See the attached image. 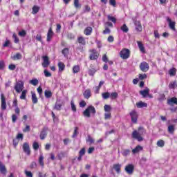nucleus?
Wrapping results in <instances>:
<instances>
[{
  "mask_svg": "<svg viewBox=\"0 0 177 177\" xmlns=\"http://www.w3.org/2000/svg\"><path fill=\"white\" fill-rule=\"evenodd\" d=\"M62 55L64 56V57H67L68 56V53H70V48H65L62 50Z\"/></svg>",
  "mask_w": 177,
  "mask_h": 177,
  "instance_id": "obj_33",
  "label": "nucleus"
},
{
  "mask_svg": "<svg viewBox=\"0 0 177 177\" xmlns=\"http://www.w3.org/2000/svg\"><path fill=\"white\" fill-rule=\"evenodd\" d=\"M43 62H42V66L44 68H46L49 66V64H50V62L49 61V57L48 56H43Z\"/></svg>",
  "mask_w": 177,
  "mask_h": 177,
  "instance_id": "obj_13",
  "label": "nucleus"
},
{
  "mask_svg": "<svg viewBox=\"0 0 177 177\" xmlns=\"http://www.w3.org/2000/svg\"><path fill=\"white\" fill-rule=\"evenodd\" d=\"M107 19L109 21H112V23H117V19L110 15H107Z\"/></svg>",
  "mask_w": 177,
  "mask_h": 177,
  "instance_id": "obj_39",
  "label": "nucleus"
},
{
  "mask_svg": "<svg viewBox=\"0 0 177 177\" xmlns=\"http://www.w3.org/2000/svg\"><path fill=\"white\" fill-rule=\"evenodd\" d=\"M136 106L138 109H143V107H147V104L140 101L136 103Z\"/></svg>",
  "mask_w": 177,
  "mask_h": 177,
  "instance_id": "obj_30",
  "label": "nucleus"
},
{
  "mask_svg": "<svg viewBox=\"0 0 177 177\" xmlns=\"http://www.w3.org/2000/svg\"><path fill=\"white\" fill-rule=\"evenodd\" d=\"M120 56L123 60H127V59H129L131 57V50L128 48H122L120 52Z\"/></svg>",
  "mask_w": 177,
  "mask_h": 177,
  "instance_id": "obj_4",
  "label": "nucleus"
},
{
  "mask_svg": "<svg viewBox=\"0 0 177 177\" xmlns=\"http://www.w3.org/2000/svg\"><path fill=\"white\" fill-rule=\"evenodd\" d=\"M77 42L80 44V45H82L83 46H85L86 45V40H85V37L80 36L77 37Z\"/></svg>",
  "mask_w": 177,
  "mask_h": 177,
  "instance_id": "obj_19",
  "label": "nucleus"
},
{
  "mask_svg": "<svg viewBox=\"0 0 177 177\" xmlns=\"http://www.w3.org/2000/svg\"><path fill=\"white\" fill-rule=\"evenodd\" d=\"M79 106L80 107H85V106H86V102H85V100H82L80 103H79Z\"/></svg>",
  "mask_w": 177,
  "mask_h": 177,
  "instance_id": "obj_61",
  "label": "nucleus"
},
{
  "mask_svg": "<svg viewBox=\"0 0 177 177\" xmlns=\"http://www.w3.org/2000/svg\"><path fill=\"white\" fill-rule=\"evenodd\" d=\"M73 71L74 74H77V73H80V66L75 65L73 67Z\"/></svg>",
  "mask_w": 177,
  "mask_h": 177,
  "instance_id": "obj_48",
  "label": "nucleus"
},
{
  "mask_svg": "<svg viewBox=\"0 0 177 177\" xmlns=\"http://www.w3.org/2000/svg\"><path fill=\"white\" fill-rule=\"evenodd\" d=\"M78 135V127H75V130H74V132H73V134L72 136V138H75L77 137V136Z\"/></svg>",
  "mask_w": 177,
  "mask_h": 177,
  "instance_id": "obj_59",
  "label": "nucleus"
},
{
  "mask_svg": "<svg viewBox=\"0 0 177 177\" xmlns=\"http://www.w3.org/2000/svg\"><path fill=\"white\" fill-rule=\"evenodd\" d=\"M20 59H21V54L20 53H17L12 57V59L14 60H20Z\"/></svg>",
  "mask_w": 177,
  "mask_h": 177,
  "instance_id": "obj_43",
  "label": "nucleus"
},
{
  "mask_svg": "<svg viewBox=\"0 0 177 177\" xmlns=\"http://www.w3.org/2000/svg\"><path fill=\"white\" fill-rule=\"evenodd\" d=\"M83 95L84 99H89V97L92 96V94L91 93V89L85 90V91L83 93Z\"/></svg>",
  "mask_w": 177,
  "mask_h": 177,
  "instance_id": "obj_24",
  "label": "nucleus"
},
{
  "mask_svg": "<svg viewBox=\"0 0 177 177\" xmlns=\"http://www.w3.org/2000/svg\"><path fill=\"white\" fill-rule=\"evenodd\" d=\"M104 109L106 113H110L111 111V106L110 105L105 104L104 106Z\"/></svg>",
  "mask_w": 177,
  "mask_h": 177,
  "instance_id": "obj_45",
  "label": "nucleus"
},
{
  "mask_svg": "<svg viewBox=\"0 0 177 177\" xmlns=\"http://www.w3.org/2000/svg\"><path fill=\"white\" fill-rule=\"evenodd\" d=\"M137 44L140 52H142V53H146V49L145 48V46H143V43H142V41H137Z\"/></svg>",
  "mask_w": 177,
  "mask_h": 177,
  "instance_id": "obj_25",
  "label": "nucleus"
},
{
  "mask_svg": "<svg viewBox=\"0 0 177 177\" xmlns=\"http://www.w3.org/2000/svg\"><path fill=\"white\" fill-rule=\"evenodd\" d=\"M169 75L170 77H175L176 75V68H171L169 70Z\"/></svg>",
  "mask_w": 177,
  "mask_h": 177,
  "instance_id": "obj_31",
  "label": "nucleus"
},
{
  "mask_svg": "<svg viewBox=\"0 0 177 177\" xmlns=\"http://www.w3.org/2000/svg\"><path fill=\"white\" fill-rule=\"evenodd\" d=\"M24 174L27 177H32V173L30 171L25 170Z\"/></svg>",
  "mask_w": 177,
  "mask_h": 177,
  "instance_id": "obj_58",
  "label": "nucleus"
},
{
  "mask_svg": "<svg viewBox=\"0 0 177 177\" xmlns=\"http://www.w3.org/2000/svg\"><path fill=\"white\" fill-rule=\"evenodd\" d=\"M134 24L136 26V31L142 32V30H143V28L142 27V24L140 23V21H135Z\"/></svg>",
  "mask_w": 177,
  "mask_h": 177,
  "instance_id": "obj_17",
  "label": "nucleus"
},
{
  "mask_svg": "<svg viewBox=\"0 0 177 177\" xmlns=\"http://www.w3.org/2000/svg\"><path fill=\"white\" fill-rule=\"evenodd\" d=\"M53 93H52L51 91L49 90H45L44 91V96L46 99H50Z\"/></svg>",
  "mask_w": 177,
  "mask_h": 177,
  "instance_id": "obj_28",
  "label": "nucleus"
},
{
  "mask_svg": "<svg viewBox=\"0 0 177 177\" xmlns=\"http://www.w3.org/2000/svg\"><path fill=\"white\" fill-rule=\"evenodd\" d=\"M177 87V82L175 80L174 82H170L169 84V89H174Z\"/></svg>",
  "mask_w": 177,
  "mask_h": 177,
  "instance_id": "obj_37",
  "label": "nucleus"
},
{
  "mask_svg": "<svg viewBox=\"0 0 177 177\" xmlns=\"http://www.w3.org/2000/svg\"><path fill=\"white\" fill-rule=\"evenodd\" d=\"M40 8L38 6H34L32 8V15H37L39 12Z\"/></svg>",
  "mask_w": 177,
  "mask_h": 177,
  "instance_id": "obj_35",
  "label": "nucleus"
},
{
  "mask_svg": "<svg viewBox=\"0 0 177 177\" xmlns=\"http://www.w3.org/2000/svg\"><path fill=\"white\" fill-rule=\"evenodd\" d=\"M125 171L129 175H132V174H133V171H135V166L132 164L127 165L125 167Z\"/></svg>",
  "mask_w": 177,
  "mask_h": 177,
  "instance_id": "obj_12",
  "label": "nucleus"
},
{
  "mask_svg": "<svg viewBox=\"0 0 177 177\" xmlns=\"http://www.w3.org/2000/svg\"><path fill=\"white\" fill-rule=\"evenodd\" d=\"M143 133H146V130L145 128L140 127L138 128V131L136 130L133 131L131 133V137L133 139H136L138 142H142L143 137H142V135H143Z\"/></svg>",
  "mask_w": 177,
  "mask_h": 177,
  "instance_id": "obj_1",
  "label": "nucleus"
},
{
  "mask_svg": "<svg viewBox=\"0 0 177 177\" xmlns=\"http://www.w3.org/2000/svg\"><path fill=\"white\" fill-rule=\"evenodd\" d=\"M12 38L15 44H19V42H20V39H19V37H17V35H16V33H13Z\"/></svg>",
  "mask_w": 177,
  "mask_h": 177,
  "instance_id": "obj_44",
  "label": "nucleus"
},
{
  "mask_svg": "<svg viewBox=\"0 0 177 177\" xmlns=\"http://www.w3.org/2000/svg\"><path fill=\"white\" fill-rule=\"evenodd\" d=\"M71 109L73 113H77V106L74 104V100L71 101Z\"/></svg>",
  "mask_w": 177,
  "mask_h": 177,
  "instance_id": "obj_34",
  "label": "nucleus"
},
{
  "mask_svg": "<svg viewBox=\"0 0 177 177\" xmlns=\"http://www.w3.org/2000/svg\"><path fill=\"white\" fill-rule=\"evenodd\" d=\"M167 104L168 106H174V104H176V106H173L170 108V111L171 113H176L177 111V98L176 97H173L171 98L167 99Z\"/></svg>",
  "mask_w": 177,
  "mask_h": 177,
  "instance_id": "obj_2",
  "label": "nucleus"
},
{
  "mask_svg": "<svg viewBox=\"0 0 177 177\" xmlns=\"http://www.w3.org/2000/svg\"><path fill=\"white\" fill-rule=\"evenodd\" d=\"M95 73H96V70L95 68H91L88 70V75L91 77L95 75Z\"/></svg>",
  "mask_w": 177,
  "mask_h": 177,
  "instance_id": "obj_53",
  "label": "nucleus"
},
{
  "mask_svg": "<svg viewBox=\"0 0 177 177\" xmlns=\"http://www.w3.org/2000/svg\"><path fill=\"white\" fill-rule=\"evenodd\" d=\"M53 37V30L50 28L47 34V41L50 42Z\"/></svg>",
  "mask_w": 177,
  "mask_h": 177,
  "instance_id": "obj_21",
  "label": "nucleus"
},
{
  "mask_svg": "<svg viewBox=\"0 0 177 177\" xmlns=\"http://www.w3.org/2000/svg\"><path fill=\"white\" fill-rule=\"evenodd\" d=\"M92 31H93V29L91 26L86 27L84 30V34L88 36L92 34Z\"/></svg>",
  "mask_w": 177,
  "mask_h": 177,
  "instance_id": "obj_23",
  "label": "nucleus"
},
{
  "mask_svg": "<svg viewBox=\"0 0 177 177\" xmlns=\"http://www.w3.org/2000/svg\"><path fill=\"white\" fill-rule=\"evenodd\" d=\"M120 30L123 32H128V31H129V28H128V26H127V24H124L121 27H120Z\"/></svg>",
  "mask_w": 177,
  "mask_h": 177,
  "instance_id": "obj_38",
  "label": "nucleus"
},
{
  "mask_svg": "<svg viewBox=\"0 0 177 177\" xmlns=\"http://www.w3.org/2000/svg\"><path fill=\"white\" fill-rule=\"evenodd\" d=\"M107 41L109 43H112L114 42V37H113V35H110L108 38H107Z\"/></svg>",
  "mask_w": 177,
  "mask_h": 177,
  "instance_id": "obj_64",
  "label": "nucleus"
},
{
  "mask_svg": "<svg viewBox=\"0 0 177 177\" xmlns=\"http://www.w3.org/2000/svg\"><path fill=\"white\" fill-rule=\"evenodd\" d=\"M75 38V36H74V35H73V33H69L67 35V39H74Z\"/></svg>",
  "mask_w": 177,
  "mask_h": 177,
  "instance_id": "obj_62",
  "label": "nucleus"
},
{
  "mask_svg": "<svg viewBox=\"0 0 177 177\" xmlns=\"http://www.w3.org/2000/svg\"><path fill=\"white\" fill-rule=\"evenodd\" d=\"M32 147L34 150H38V149H39V144H38L37 142H35L32 144Z\"/></svg>",
  "mask_w": 177,
  "mask_h": 177,
  "instance_id": "obj_56",
  "label": "nucleus"
},
{
  "mask_svg": "<svg viewBox=\"0 0 177 177\" xmlns=\"http://www.w3.org/2000/svg\"><path fill=\"white\" fill-rule=\"evenodd\" d=\"M139 93L144 98L149 97V99H153V94H150V89H149V88H147L142 91H140Z\"/></svg>",
  "mask_w": 177,
  "mask_h": 177,
  "instance_id": "obj_6",
  "label": "nucleus"
},
{
  "mask_svg": "<svg viewBox=\"0 0 177 177\" xmlns=\"http://www.w3.org/2000/svg\"><path fill=\"white\" fill-rule=\"evenodd\" d=\"M0 172L2 175H6L8 174V169L5 165L2 164V162H0Z\"/></svg>",
  "mask_w": 177,
  "mask_h": 177,
  "instance_id": "obj_18",
  "label": "nucleus"
},
{
  "mask_svg": "<svg viewBox=\"0 0 177 177\" xmlns=\"http://www.w3.org/2000/svg\"><path fill=\"white\" fill-rule=\"evenodd\" d=\"M1 110H6V97H5V95L3 93L1 94Z\"/></svg>",
  "mask_w": 177,
  "mask_h": 177,
  "instance_id": "obj_14",
  "label": "nucleus"
},
{
  "mask_svg": "<svg viewBox=\"0 0 177 177\" xmlns=\"http://www.w3.org/2000/svg\"><path fill=\"white\" fill-rule=\"evenodd\" d=\"M57 158L59 160H63V158H64V152H60L58 155H57Z\"/></svg>",
  "mask_w": 177,
  "mask_h": 177,
  "instance_id": "obj_57",
  "label": "nucleus"
},
{
  "mask_svg": "<svg viewBox=\"0 0 177 177\" xmlns=\"http://www.w3.org/2000/svg\"><path fill=\"white\" fill-rule=\"evenodd\" d=\"M58 68H59V73H63V71H64L65 68H66V65L64 64V63L59 62H58Z\"/></svg>",
  "mask_w": 177,
  "mask_h": 177,
  "instance_id": "obj_22",
  "label": "nucleus"
},
{
  "mask_svg": "<svg viewBox=\"0 0 177 177\" xmlns=\"http://www.w3.org/2000/svg\"><path fill=\"white\" fill-rule=\"evenodd\" d=\"M18 35L19 37H22L23 38H24V37H26V35H27V32H26L25 30H22L18 32Z\"/></svg>",
  "mask_w": 177,
  "mask_h": 177,
  "instance_id": "obj_47",
  "label": "nucleus"
},
{
  "mask_svg": "<svg viewBox=\"0 0 177 177\" xmlns=\"http://www.w3.org/2000/svg\"><path fill=\"white\" fill-rule=\"evenodd\" d=\"M111 99H117L118 97V93L117 92H113L110 94Z\"/></svg>",
  "mask_w": 177,
  "mask_h": 177,
  "instance_id": "obj_50",
  "label": "nucleus"
},
{
  "mask_svg": "<svg viewBox=\"0 0 177 177\" xmlns=\"http://www.w3.org/2000/svg\"><path fill=\"white\" fill-rule=\"evenodd\" d=\"M90 55H89V59L90 60H97L99 59V53H97V50L96 49L93 48L90 49L88 50Z\"/></svg>",
  "mask_w": 177,
  "mask_h": 177,
  "instance_id": "obj_5",
  "label": "nucleus"
},
{
  "mask_svg": "<svg viewBox=\"0 0 177 177\" xmlns=\"http://www.w3.org/2000/svg\"><path fill=\"white\" fill-rule=\"evenodd\" d=\"M85 153H86V151H85V148H82L80 151H79V156H85Z\"/></svg>",
  "mask_w": 177,
  "mask_h": 177,
  "instance_id": "obj_63",
  "label": "nucleus"
},
{
  "mask_svg": "<svg viewBox=\"0 0 177 177\" xmlns=\"http://www.w3.org/2000/svg\"><path fill=\"white\" fill-rule=\"evenodd\" d=\"M158 102H160V103H162V102H164L165 100H167V97H165V94L164 93H160L158 95Z\"/></svg>",
  "mask_w": 177,
  "mask_h": 177,
  "instance_id": "obj_27",
  "label": "nucleus"
},
{
  "mask_svg": "<svg viewBox=\"0 0 177 177\" xmlns=\"http://www.w3.org/2000/svg\"><path fill=\"white\" fill-rule=\"evenodd\" d=\"M74 6L76 9H80V8H81L80 0H74Z\"/></svg>",
  "mask_w": 177,
  "mask_h": 177,
  "instance_id": "obj_46",
  "label": "nucleus"
},
{
  "mask_svg": "<svg viewBox=\"0 0 177 177\" xmlns=\"http://www.w3.org/2000/svg\"><path fill=\"white\" fill-rule=\"evenodd\" d=\"M165 145V142H164V140H159L157 142V146L158 147H164Z\"/></svg>",
  "mask_w": 177,
  "mask_h": 177,
  "instance_id": "obj_42",
  "label": "nucleus"
},
{
  "mask_svg": "<svg viewBox=\"0 0 177 177\" xmlns=\"http://www.w3.org/2000/svg\"><path fill=\"white\" fill-rule=\"evenodd\" d=\"M30 84L34 86H37L39 84V81H38V79H32L30 81Z\"/></svg>",
  "mask_w": 177,
  "mask_h": 177,
  "instance_id": "obj_40",
  "label": "nucleus"
},
{
  "mask_svg": "<svg viewBox=\"0 0 177 177\" xmlns=\"http://www.w3.org/2000/svg\"><path fill=\"white\" fill-rule=\"evenodd\" d=\"M113 169H115V171H116L117 174H120L121 172V165L114 164Z\"/></svg>",
  "mask_w": 177,
  "mask_h": 177,
  "instance_id": "obj_32",
  "label": "nucleus"
},
{
  "mask_svg": "<svg viewBox=\"0 0 177 177\" xmlns=\"http://www.w3.org/2000/svg\"><path fill=\"white\" fill-rule=\"evenodd\" d=\"M32 93V102L33 104H37L38 103V98L37 97V94L34 92H31Z\"/></svg>",
  "mask_w": 177,
  "mask_h": 177,
  "instance_id": "obj_29",
  "label": "nucleus"
},
{
  "mask_svg": "<svg viewBox=\"0 0 177 177\" xmlns=\"http://www.w3.org/2000/svg\"><path fill=\"white\" fill-rule=\"evenodd\" d=\"M91 114H96V109L95 106L91 105L88 106L84 111L83 115L86 118H91Z\"/></svg>",
  "mask_w": 177,
  "mask_h": 177,
  "instance_id": "obj_3",
  "label": "nucleus"
},
{
  "mask_svg": "<svg viewBox=\"0 0 177 177\" xmlns=\"http://www.w3.org/2000/svg\"><path fill=\"white\" fill-rule=\"evenodd\" d=\"M48 131H49V129L47 127H44L41 129L40 133V139L41 140H44L48 136Z\"/></svg>",
  "mask_w": 177,
  "mask_h": 177,
  "instance_id": "obj_11",
  "label": "nucleus"
},
{
  "mask_svg": "<svg viewBox=\"0 0 177 177\" xmlns=\"http://www.w3.org/2000/svg\"><path fill=\"white\" fill-rule=\"evenodd\" d=\"M130 153H131V150L129 149H124L122 151V156H124V157H127V156H129Z\"/></svg>",
  "mask_w": 177,
  "mask_h": 177,
  "instance_id": "obj_49",
  "label": "nucleus"
},
{
  "mask_svg": "<svg viewBox=\"0 0 177 177\" xmlns=\"http://www.w3.org/2000/svg\"><path fill=\"white\" fill-rule=\"evenodd\" d=\"M167 21L169 23V28H171V30H173V31H175V24H176V23L175 21H172V20L169 17L167 18Z\"/></svg>",
  "mask_w": 177,
  "mask_h": 177,
  "instance_id": "obj_16",
  "label": "nucleus"
},
{
  "mask_svg": "<svg viewBox=\"0 0 177 177\" xmlns=\"http://www.w3.org/2000/svg\"><path fill=\"white\" fill-rule=\"evenodd\" d=\"M86 142H88L89 145H92L93 143H95V140L92 137L88 136Z\"/></svg>",
  "mask_w": 177,
  "mask_h": 177,
  "instance_id": "obj_54",
  "label": "nucleus"
},
{
  "mask_svg": "<svg viewBox=\"0 0 177 177\" xmlns=\"http://www.w3.org/2000/svg\"><path fill=\"white\" fill-rule=\"evenodd\" d=\"M111 118V113L108 112L104 113V120H110Z\"/></svg>",
  "mask_w": 177,
  "mask_h": 177,
  "instance_id": "obj_55",
  "label": "nucleus"
},
{
  "mask_svg": "<svg viewBox=\"0 0 177 177\" xmlns=\"http://www.w3.org/2000/svg\"><path fill=\"white\" fill-rule=\"evenodd\" d=\"M23 150L24 153L27 154V156H30L31 154V149H30V145H28V143L27 142L24 143Z\"/></svg>",
  "mask_w": 177,
  "mask_h": 177,
  "instance_id": "obj_15",
  "label": "nucleus"
},
{
  "mask_svg": "<svg viewBox=\"0 0 177 177\" xmlns=\"http://www.w3.org/2000/svg\"><path fill=\"white\" fill-rule=\"evenodd\" d=\"M44 158H45L44 157L43 154H40V156H39L38 162L41 168H44V167H45V162H44Z\"/></svg>",
  "mask_w": 177,
  "mask_h": 177,
  "instance_id": "obj_20",
  "label": "nucleus"
},
{
  "mask_svg": "<svg viewBox=\"0 0 177 177\" xmlns=\"http://www.w3.org/2000/svg\"><path fill=\"white\" fill-rule=\"evenodd\" d=\"M24 88V82L23 81H18L16 85L15 86V89L17 93L23 91Z\"/></svg>",
  "mask_w": 177,
  "mask_h": 177,
  "instance_id": "obj_8",
  "label": "nucleus"
},
{
  "mask_svg": "<svg viewBox=\"0 0 177 177\" xmlns=\"http://www.w3.org/2000/svg\"><path fill=\"white\" fill-rule=\"evenodd\" d=\"M167 131L169 133H171V135L174 134V132H175V126L172 124L169 125Z\"/></svg>",
  "mask_w": 177,
  "mask_h": 177,
  "instance_id": "obj_36",
  "label": "nucleus"
},
{
  "mask_svg": "<svg viewBox=\"0 0 177 177\" xmlns=\"http://www.w3.org/2000/svg\"><path fill=\"white\" fill-rule=\"evenodd\" d=\"M102 96L103 99H105V100L109 99V97H110V93H109V92L103 93L102 94Z\"/></svg>",
  "mask_w": 177,
  "mask_h": 177,
  "instance_id": "obj_52",
  "label": "nucleus"
},
{
  "mask_svg": "<svg viewBox=\"0 0 177 177\" xmlns=\"http://www.w3.org/2000/svg\"><path fill=\"white\" fill-rule=\"evenodd\" d=\"M149 68L150 66H149V64L147 62H142L140 64V70H141L142 73H147Z\"/></svg>",
  "mask_w": 177,
  "mask_h": 177,
  "instance_id": "obj_9",
  "label": "nucleus"
},
{
  "mask_svg": "<svg viewBox=\"0 0 177 177\" xmlns=\"http://www.w3.org/2000/svg\"><path fill=\"white\" fill-rule=\"evenodd\" d=\"M142 150H143V147L140 145H138L133 149H132V153L133 154H136V153H139Z\"/></svg>",
  "mask_w": 177,
  "mask_h": 177,
  "instance_id": "obj_26",
  "label": "nucleus"
},
{
  "mask_svg": "<svg viewBox=\"0 0 177 177\" xmlns=\"http://www.w3.org/2000/svg\"><path fill=\"white\" fill-rule=\"evenodd\" d=\"M26 96H27V91L26 90H24L19 97L21 100H26Z\"/></svg>",
  "mask_w": 177,
  "mask_h": 177,
  "instance_id": "obj_41",
  "label": "nucleus"
},
{
  "mask_svg": "<svg viewBox=\"0 0 177 177\" xmlns=\"http://www.w3.org/2000/svg\"><path fill=\"white\" fill-rule=\"evenodd\" d=\"M138 78H139V80H140L141 81H143V80H146V78H147V75H146V73H144V74H139Z\"/></svg>",
  "mask_w": 177,
  "mask_h": 177,
  "instance_id": "obj_51",
  "label": "nucleus"
},
{
  "mask_svg": "<svg viewBox=\"0 0 177 177\" xmlns=\"http://www.w3.org/2000/svg\"><path fill=\"white\" fill-rule=\"evenodd\" d=\"M129 115L131 117V122L133 124H138V112L133 110L130 112Z\"/></svg>",
  "mask_w": 177,
  "mask_h": 177,
  "instance_id": "obj_10",
  "label": "nucleus"
},
{
  "mask_svg": "<svg viewBox=\"0 0 177 177\" xmlns=\"http://www.w3.org/2000/svg\"><path fill=\"white\" fill-rule=\"evenodd\" d=\"M63 106H64V102L62 101V99H57L54 106V110H57V111H60Z\"/></svg>",
  "mask_w": 177,
  "mask_h": 177,
  "instance_id": "obj_7",
  "label": "nucleus"
},
{
  "mask_svg": "<svg viewBox=\"0 0 177 177\" xmlns=\"http://www.w3.org/2000/svg\"><path fill=\"white\" fill-rule=\"evenodd\" d=\"M10 45V40H6L5 43L3 44V48H8Z\"/></svg>",
  "mask_w": 177,
  "mask_h": 177,
  "instance_id": "obj_60",
  "label": "nucleus"
}]
</instances>
